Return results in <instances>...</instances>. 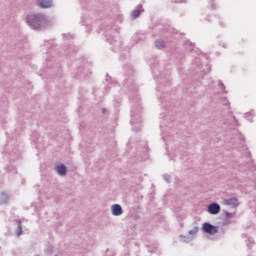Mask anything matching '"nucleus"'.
<instances>
[{
    "label": "nucleus",
    "instance_id": "11",
    "mask_svg": "<svg viewBox=\"0 0 256 256\" xmlns=\"http://www.w3.org/2000/svg\"><path fill=\"white\" fill-rule=\"evenodd\" d=\"M225 215H226V219H233V213L226 212Z\"/></svg>",
    "mask_w": 256,
    "mask_h": 256
},
{
    "label": "nucleus",
    "instance_id": "9",
    "mask_svg": "<svg viewBox=\"0 0 256 256\" xmlns=\"http://www.w3.org/2000/svg\"><path fill=\"white\" fill-rule=\"evenodd\" d=\"M139 15H141V11H139V10H134L132 12L133 19H137V17H139Z\"/></svg>",
    "mask_w": 256,
    "mask_h": 256
},
{
    "label": "nucleus",
    "instance_id": "2",
    "mask_svg": "<svg viewBox=\"0 0 256 256\" xmlns=\"http://www.w3.org/2000/svg\"><path fill=\"white\" fill-rule=\"evenodd\" d=\"M202 229L204 233H208V235H215L216 233L219 232V227L214 226L207 222L203 224Z\"/></svg>",
    "mask_w": 256,
    "mask_h": 256
},
{
    "label": "nucleus",
    "instance_id": "8",
    "mask_svg": "<svg viewBox=\"0 0 256 256\" xmlns=\"http://www.w3.org/2000/svg\"><path fill=\"white\" fill-rule=\"evenodd\" d=\"M155 46L157 49H163L165 47V42L163 40H157L155 42Z\"/></svg>",
    "mask_w": 256,
    "mask_h": 256
},
{
    "label": "nucleus",
    "instance_id": "4",
    "mask_svg": "<svg viewBox=\"0 0 256 256\" xmlns=\"http://www.w3.org/2000/svg\"><path fill=\"white\" fill-rule=\"evenodd\" d=\"M37 5H38V7H41V9H49V7H53V1L52 0H38Z\"/></svg>",
    "mask_w": 256,
    "mask_h": 256
},
{
    "label": "nucleus",
    "instance_id": "5",
    "mask_svg": "<svg viewBox=\"0 0 256 256\" xmlns=\"http://www.w3.org/2000/svg\"><path fill=\"white\" fill-rule=\"evenodd\" d=\"M112 215H115V216L123 215V208H121V205L114 204L112 206Z\"/></svg>",
    "mask_w": 256,
    "mask_h": 256
},
{
    "label": "nucleus",
    "instance_id": "1",
    "mask_svg": "<svg viewBox=\"0 0 256 256\" xmlns=\"http://www.w3.org/2000/svg\"><path fill=\"white\" fill-rule=\"evenodd\" d=\"M45 22L43 15H30L27 17V23L33 29H41V24Z\"/></svg>",
    "mask_w": 256,
    "mask_h": 256
},
{
    "label": "nucleus",
    "instance_id": "6",
    "mask_svg": "<svg viewBox=\"0 0 256 256\" xmlns=\"http://www.w3.org/2000/svg\"><path fill=\"white\" fill-rule=\"evenodd\" d=\"M56 171L59 175H65L67 173V167L63 164H59L56 166Z\"/></svg>",
    "mask_w": 256,
    "mask_h": 256
},
{
    "label": "nucleus",
    "instance_id": "3",
    "mask_svg": "<svg viewBox=\"0 0 256 256\" xmlns=\"http://www.w3.org/2000/svg\"><path fill=\"white\" fill-rule=\"evenodd\" d=\"M221 211V206H219V204L217 203H212L208 206V213H210V215H217V213H219Z\"/></svg>",
    "mask_w": 256,
    "mask_h": 256
},
{
    "label": "nucleus",
    "instance_id": "7",
    "mask_svg": "<svg viewBox=\"0 0 256 256\" xmlns=\"http://www.w3.org/2000/svg\"><path fill=\"white\" fill-rule=\"evenodd\" d=\"M224 203L225 205H233V207H237V205H239V200H237V198H230L226 199Z\"/></svg>",
    "mask_w": 256,
    "mask_h": 256
},
{
    "label": "nucleus",
    "instance_id": "10",
    "mask_svg": "<svg viewBox=\"0 0 256 256\" xmlns=\"http://www.w3.org/2000/svg\"><path fill=\"white\" fill-rule=\"evenodd\" d=\"M199 233V228L194 227L192 230L189 231V235H197Z\"/></svg>",
    "mask_w": 256,
    "mask_h": 256
}]
</instances>
